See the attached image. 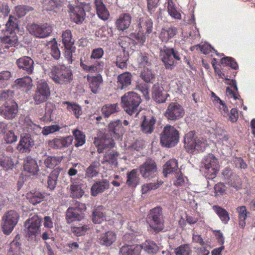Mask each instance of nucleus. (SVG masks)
Masks as SVG:
<instances>
[{
  "mask_svg": "<svg viewBox=\"0 0 255 255\" xmlns=\"http://www.w3.org/2000/svg\"><path fill=\"white\" fill-rule=\"evenodd\" d=\"M80 65L85 72L99 73L96 76L87 75V80L91 91L95 94L97 93L103 82V78L100 73L104 68L105 62L101 60H96L92 65H88L86 60L81 58Z\"/></svg>",
  "mask_w": 255,
  "mask_h": 255,
  "instance_id": "1",
  "label": "nucleus"
},
{
  "mask_svg": "<svg viewBox=\"0 0 255 255\" xmlns=\"http://www.w3.org/2000/svg\"><path fill=\"white\" fill-rule=\"evenodd\" d=\"M49 76L56 84L61 86L70 84L73 80V74L70 68L64 64L53 65L50 69Z\"/></svg>",
  "mask_w": 255,
  "mask_h": 255,
  "instance_id": "2",
  "label": "nucleus"
},
{
  "mask_svg": "<svg viewBox=\"0 0 255 255\" xmlns=\"http://www.w3.org/2000/svg\"><path fill=\"white\" fill-rule=\"evenodd\" d=\"M182 54L175 48L164 45L159 49V58L167 70H172L181 61Z\"/></svg>",
  "mask_w": 255,
  "mask_h": 255,
  "instance_id": "3",
  "label": "nucleus"
},
{
  "mask_svg": "<svg viewBox=\"0 0 255 255\" xmlns=\"http://www.w3.org/2000/svg\"><path fill=\"white\" fill-rule=\"evenodd\" d=\"M141 102L140 95L134 92H128L121 98L122 106L124 111L130 116L137 112Z\"/></svg>",
  "mask_w": 255,
  "mask_h": 255,
  "instance_id": "4",
  "label": "nucleus"
},
{
  "mask_svg": "<svg viewBox=\"0 0 255 255\" xmlns=\"http://www.w3.org/2000/svg\"><path fill=\"white\" fill-rule=\"evenodd\" d=\"M146 220L150 228L156 233H158L164 228V220L162 209L156 207L151 209L147 216Z\"/></svg>",
  "mask_w": 255,
  "mask_h": 255,
  "instance_id": "5",
  "label": "nucleus"
},
{
  "mask_svg": "<svg viewBox=\"0 0 255 255\" xmlns=\"http://www.w3.org/2000/svg\"><path fill=\"white\" fill-rule=\"evenodd\" d=\"M194 135V132L191 131L185 135L184 141L187 151L189 152H192L194 150L204 151L208 145L207 140L203 138H195Z\"/></svg>",
  "mask_w": 255,
  "mask_h": 255,
  "instance_id": "6",
  "label": "nucleus"
},
{
  "mask_svg": "<svg viewBox=\"0 0 255 255\" xmlns=\"http://www.w3.org/2000/svg\"><path fill=\"white\" fill-rule=\"evenodd\" d=\"M179 137L178 131L174 127L167 125L160 134V142L165 147H173L178 143Z\"/></svg>",
  "mask_w": 255,
  "mask_h": 255,
  "instance_id": "7",
  "label": "nucleus"
},
{
  "mask_svg": "<svg viewBox=\"0 0 255 255\" xmlns=\"http://www.w3.org/2000/svg\"><path fill=\"white\" fill-rule=\"evenodd\" d=\"M51 95L50 88L46 81L40 80L37 82L36 90L33 95V99L35 105L45 102Z\"/></svg>",
  "mask_w": 255,
  "mask_h": 255,
  "instance_id": "8",
  "label": "nucleus"
},
{
  "mask_svg": "<svg viewBox=\"0 0 255 255\" xmlns=\"http://www.w3.org/2000/svg\"><path fill=\"white\" fill-rule=\"evenodd\" d=\"M205 167L204 174L207 179H213L219 171V165L218 159L212 154H208L204 160Z\"/></svg>",
  "mask_w": 255,
  "mask_h": 255,
  "instance_id": "9",
  "label": "nucleus"
},
{
  "mask_svg": "<svg viewBox=\"0 0 255 255\" xmlns=\"http://www.w3.org/2000/svg\"><path fill=\"white\" fill-rule=\"evenodd\" d=\"M86 207L83 203L75 201L66 211V219L68 223L76 220L80 221L84 217Z\"/></svg>",
  "mask_w": 255,
  "mask_h": 255,
  "instance_id": "10",
  "label": "nucleus"
},
{
  "mask_svg": "<svg viewBox=\"0 0 255 255\" xmlns=\"http://www.w3.org/2000/svg\"><path fill=\"white\" fill-rule=\"evenodd\" d=\"M214 70L215 72L220 78H223L224 77L226 84L231 86V87H228L226 88V94L228 97L230 98H233L235 100L239 99L240 96L239 94L237 82L235 80H231L228 78V77H232V76L225 75L224 73L222 72L221 70L217 67H214Z\"/></svg>",
  "mask_w": 255,
  "mask_h": 255,
  "instance_id": "11",
  "label": "nucleus"
},
{
  "mask_svg": "<svg viewBox=\"0 0 255 255\" xmlns=\"http://www.w3.org/2000/svg\"><path fill=\"white\" fill-rule=\"evenodd\" d=\"M29 33L36 37L44 38L50 35L52 32V27L47 23H32L28 26Z\"/></svg>",
  "mask_w": 255,
  "mask_h": 255,
  "instance_id": "12",
  "label": "nucleus"
},
{
  "mask_svg": "<svg viewBox=\"0 0 255 255\" xmlns=\"http://www.w3.org/2000/svg\"><path fill=\"white\" fill-rule=\"evenodd\" d=\"M42 218L34 215L25 222L26 236L29 238H36L40 234V226Z\"/></svg>",
  "mask_w": 255,
  "mask_h": 255,
  "instance_id": "13",
  "label": "nucleus"
},
{
  "mask_svg": "<svg viewBox=\"0 0 255 255\" xmlns=\"http://www.w3.org/2000/svg\"><path fill=\"white\" fill-rule=\"evenodd\" d=\"M62 40L64 47V55L69 63H72V53L75 51L73 49L74 40L72 38V33L70 30H66L62 34Z\"/></svg>",
  "mask_w": 255,
  "mask_h": 255,
  "instance_id": "14",
  "label": "nucleus"
},
{
  "mask_svg": "<svg viewBox=\"0 0 255 255\" xmlns=\"http://www.w3.org/2000/svg\"><path fill=\"white\" fill-rule=\"evenodd\" d=\"M185 114L183 106L177 102L170 103L164 113L165 117L168 120L176 121L181 119Z\"/></svg>",
  "mask_w": 255,
  "mask_h": 255,
  "instance_id": "15",
  "label": "nucleus"
},
{
  "mask_svg": "<svg viewBox=\"0 0 255 255\" xmlns=\"http://www.w3.org/2000/svg\"><path fill=\"white\" fill-rule=\"evenodd\" d=\"M19 215L14 210L8 211L2 217L3 224L2 226V231L4 234L9 235L17 224Z\"/></svg>",
  "mask_w": 255,
  "mask_h": 255,
  "instance_id": "16",
  "label": "nucleus"
},
{
  "mask_svg": "<svg viewBox=\"0 0 255 255\" xmlns=\"http://www.w3.org/2000/svg\"><path fill=\"white\" fill-rule=\"evenodd\" d=\"M18 106L14 101H6L0 108V114L5 119L12 120L18 115Z\"/></svg>",
  "mask_w": 255,
  "mask_h": 255,
  "instance_id": "17",
  "label": "nucleus"
},
{
  "mask_svg": "<svg viewBox=\"0 0 255 255\" xmlns=\"http://www.w3.org/2000/svg\"><path fill=\"white\" fill-rule=\"evenodd\" d=\"M139 171L144 178L149 179L155 177L157 173V168L155 162L151 159H147L139 167Z\"/></svg>",
  "mask_w": 255,
  "mask_h": 255,
  "instance_id": "18",
  "label": "nucleus"
},
{
  "mask_svg": "<svg viewBox=\"0 0 255 255\" xmlns=\"http://www.w3.org/2000/svg\"><path fill=\"white\" fill-rule=\"evenodd\" d=\"M73 141V136H57L48 141V146L54 149H62L69 147Z\"/></svg>",
  "mask_w": 255,
  "mask_h": 255,
  "instance_id": "19",
  "label": "nucleus"
},
{
  "mask_svg": "<svg viewBox=\"0 0 255 255\" xmlns=\"http://www.w3.org/2000/svg\"><path fill=\"white\" fill-rule=\"evenodd\" d=\"M124 131L122 123L119 120L112 122L109 124L108 133L115 139H119L121 138Z\"/></svg>",
  "mask_w": 255,
  "mask_h": 255,
  "instance_id": "20",
  "label": "nucleus"
},
{
  "mask_svg": "<svg viewBox=\"0 0 255 255\" xmlns=\"http://www.w3.org/2000/svg\"><path fill=\"white\" fill-rule=\"evenodd\" d=\"M97 242L101 246H111L117 240V235L113 231H108L97 236Z\"/></svg>",
  "mask_w": 255,
  "mask_h": 255,
  "instance_id": "21",
  "label": "nucleus"
},
{
  "mask_svg": "<svg viewBox=\"0 0 255 255\" xmlns=\"http://www.w3.org/2000/svg\"><path fill=\"white\" fill-rule=\"evenodd\" d=\"M140 129L145 134H151L154 130L156 120L153 116H143L141 118Z\"/></svg>",
  "mask_w": 255,
  "mask_h": 255,
  "instance_id": "22",
  "label": "nucleus"
},
{
  "mask_svg": "<svg viewBox=\"0 0 255 255\" xmlns=\"http://www.w3.org/2000/svg\"><path fill=\"white\" fill-rule=\"evenodd\" d=\"M34 145V140L28 134L22 136L17 146V149L20 153H28Z\"/></svg>",
  "mask_w": 255,
  "mask_h": 255,
  "instance_id": "23",
  "label": "nucleus"
},
{
  "mask_svg": "<svg viewBox=\"0 0 255 255\" xmlns=\"http://www.w3.org/2000/svg\"><path fill=\"white\" fill-rule=\"evenodd\" d=\"M18 67L26 72L28 74L32 73L34 69V61L28 56H22L16 61Z\"/></svg>",
  "mask_w": 255,
  "mask_h": 255,
  "instance_id": "24",
  "label": "nucleus"
},
{
  "mask_svg": "<svg viewBox=\"0 0 255 255\" xmlns=\"http://www.w3.org/2000/svg\"><path fill=\"white\" fill-rule=\"evenodd\" d=\"M114 138H105L104 137L99 138L95 137L94 143L97 147V151L102 153L104 150L107 148H111L115 146Z\"/></svg>",
  "mask_w": 255,
  "mask_h": 255,
  "instance_id": "25",
  "label": "nucleus"
},
{
  "mask_svg": "<svg viewBox=\"0 0 255 255\" xmlns=\"http://www.w3.org/2000/svg\"><path fill=\"white\" fill-rule=\"evenodd\" d=\"M70 11L71 18L74 22L81 23L85 19L86 13L83 4L71 8Z\"/></svg>",
  "mask_w": 255,
  "mask_h": 255,
  "instance_id": "26",
  "label": "nucleus"
},
{
  "mask_svg": "<svg viewBox=\"0 0 255 255\" xmlns=\"http://www.w3.org/2000/svg\"><path fill=\"white\" fill-rule=\"evenodd\" d=\"M131 21V16L129 13H122L116 20L115 25L119 30L124 31L129 27Z\"/></svg>",
  "mask_w": 255,
  "mask_h": 255,
  "instance_id": "27",
  "label": "nucleus"
},
{
  "mask_svg": "<svg viewBox=\"0 0 255 255\" xmlns=\"http://www.w3.org/2000/svg\"><path fill=\"white\" fill-rule=\"evenodd\" d=\"M132 75L129 72L120 74L117 78V87L118 89L127 90L131 84Z\"/></svg>",
  "mask_w": 255,
  "mask_h": 255,
  "instance_id": "28",
  "label": "nucleus"
},
{
  "mask_svg": "<svg viewBox=\"0 0 255 255\" xmlns=\"http://www.w3.org/2000/svg\"><path fill=\"white\" fill-rule=\"evenodd\" d=\"M109 182L107 179H102L96 181L91 188V194L97 196L109 188Z\"/></svg>",
  "mask_w": 255,
  "mask_h": 255,
  "instance_id": "29",
  "label": "nucleus"
},
{
  "mask_svg": "<svg viewBox=\"0 0 255 255\" xmlns=\"http://www.w3.org/2000/svg\"><path fill=\"white\" fill-rule=\"evenodd\" d=\"M71 184L70 187V196L73 198L79 199L84 194V191L82 189L81 184L79 181L72 178H71Z\"/></svg>",
  "mask_w": 255,
  "mask_h": 255,
  "instance_id": "30",
  "label": "nucleus"
},
{
  "mask_svg": "<svg viewBox=\"0 0 255 255\" xmlns=\"http://www.w3.org/2000/svg\"><path fill=\"white\" fill-rule=\"evenodd\" d=\"M177 32V29L174 26L164 27L161 29L159 38L162 42L167 43L176 35Z\"/></svg>",
  "mask_w": 255,
  "mask_h": 255,
  "instance_id": "31",
  "label": "nucleus"
},
{
  "mask_svg": "<svg viewBox=\"0 0 255 255\" xmlns=\"http://www.w3.org/2000/svg\"><path fill=\"white\" fill-rule=\"evenodd\" d=\"M139 31H145L146 33L149 34L152 31L153 21L148 15H144L141 17L138 21Z\"/></svg>",
  "mask_w": 255,
  "mask_h": 255,
  "instance_id": "32",
  "label": "nucleus"
},
{
  "mask_svg": "<svg viewBox=\"0 0 255 255\" xmlns=\"http://www.w3.org/2000/svg\"><path fill=\"white\" fill-rule=\"evenodd\" d=\"M20 246V236L17 234L10 243L8 255H22L23 252Z\"/></svg>",
  "mask_w": 255,
  "mask_h": 255,
  "instance_id": "33",
  "label": "nucleus"
},
{
  "mask_svg": "<svg viewBox=\"0 0 255 255\" xmlns=\"http://www.w3.org/2000/svg\"><path fill=\"white\" fill-rule=\"evenodd\" d=\"M23 167L25 171L33 175L36 174L39 171V167L36 161L30 156L26 157Z\"/></svg>",
  "mask_w": 255,
  "mask_h": 255,
  "instance_id": "34",
  "label": "nucleus"
},
{
  "mask_svg": "<svg viewBox=\"0 0 255 255\" xmlns=\"http://www.w3.org/2000/svg\"><path fill=\"white\" fill-rule=\"evenodd\" d=\"M101 164L99 161H93L85 170V176L92 179L97 177L100 172Z\"/></svg>",
  "mask_w": 255,
  "mask_h": 255,
  "instance_id": "35",
  "label": "nucleus"
},
{
  "mask_svg": "<svg viewBox=\"0 0 255 255\" xmlns=\"http://www.w3.org/2000/svg\"><path fill=\"white\" fill-rule=\"evenodd\" d=\"M126 184L128 186L135 188L139 183L140 178L138 175L137 169H133L127 173Z\"/></svg>",
  "mask_w": 255,
  "mask_h": 255,
  "instance_id": "36",
  "label": "nucleus"
},
{
  "mask_svg": "<svg viewBox=\"0 0 255 255\" xmlns=\"http://www.w3.org/2000/svg\"><path fill=\"white\" fill-rule=\"evenodd\" d=\"M141 247L138 245L123 246L120 250L121 255H140Z\"/></svg>",
  "mask_w": 255,
  "mask_h": 255,
  "instance_id": "37",
  "label": "nucleus"
},
{
  "mask_svg": "<svg viewBox=\"0 0 255 255\" xmlns=\"http://www.w3.org/2000/svg\"><path fill=\"white\" fill-rule=\"evenodd\" d=\"M105 209L102 206L96 207L92 214V221L95 224H100L105 220Z\"/></svg>",
  "mask_w": 255,
  "mask_h": 255,
  "instance_id": "38",
  "label": "nucleus"
},
{
  "mask_svg": "<svg viewBox=\"0 0 255 255\" xmlns=\"http://www.w3.org/2000/svg\"><path fill=\"white\" fill-rule=\"evenodd\" d=\"M0 166L5 170L12 169L14 166V162L10 156L5 155L0 150Z\"/></svg>",
  "mask_w": 255,
  "mask_h": 255,
  "instance_id": "39",
  "label": "nucleus"
},
{
  "mask_svg": "<svg viewBox=\"0 0 255 255\" xmlns=\"http://www.w3.org/2000/svg\"><path fill=\"white\" fill-rule=\"evenodd\" d=\"M61 169L58 167L55 168L49 175L47 180V187L50 190H53L57 184V181Z\"/></svg>",
  "mask_w": 255,
  "mask_h": 255,
  "instance_id": "40",
  "label": "nucleus"
},
{
  "mask_svg": "<svg viewBox=\"0 0 255 255\" xmlns=\"http://www.w3.org/2000/svg\"><path fill=\"white\" fill-rule=\"evenodd\" d=\"M162 90L163 88L159 86H155L153 88L152 97L156 103H163L167 99V94L163 93Z\"/></svg>",
  "mask_w": 255,
  "mask_h": 255,
  "instance_id": "41",
  "label": "nucleus"
},
{
  "mask_svg": "<svg viewBox=\"0 0 255 255\" xmlns=\"http://www.w3.org/2000/svg\"><path fill=\"white\" fill-rule=\"evenodd\" d=\"M178 169L177 160L171 159L167 161L163 165V173L165 176L177 171Z\"/></svg>",
  "mask_w": 255,
  "mask_h": 255,
  "instance_id": "42",
  "label": "nucleus"
},
{
  "mask_svg": "<svg viewBox=\"0 0 255 255\" xmlns=\"http://www.w3.org/2000/svg\"><path fill=\"white\" fill-rule=\"evenodd\" d=\"M118 156L119 153L117 151L107 152L105 154L101 163L103 164L108 163L110 165L117 166L118 165L117 157Z\"/></svg>",
  "mask_w": 255,
  "mask_h": 255,
  "instance_id": "43",
  "label": "nucleus"
},
{
  "mask_svg": "<svg viewBox=\"0 0 255 255\" xmlns=\"http://www.w3.org/2000/svg\"><path fill=\"white\" fill-rule=\"evenodd\" d=\"M213 209L224 224H227L230 220L229 214L225 209L218 205H214Z\"/></svg>",
  "mask_w": 255,
  "mask_h": 255,
  "instance_id": "44",
  "label": "nucleus"
},
{
  "mask_svg": "<svg viewBox=\"0 0 255 255\" xmlns=\"http://www.w3.org/2000/svg\"><path fill=\"white\" fill-rule=\"evenodd\" d=\"M73 137L75 139L74 145L78 147L83 145L86 142L85 134L81 130L75 129L72 131Z\"/></svg>",
  "mask_w": 255,
  "mask_h": 255,
  "instance_id": "45",
  "label": "nucleus"
},
{
  "mask_svg": "<svg viewBox=\"0 0 255 255\" xmlns=\"http://www.w3.org/2000/svg\"><path fill=\"white\" fill-rule=\"evenodd\" d=\"M237 211L238 213L239 226L244 228L246 226V220L249 212L247 211L245 206L238 207L237 208Z\"/></svg>",
  "mask_w": 255,
  "mask_h": 255,
  "instance_id": "46",
  "label": "nucleus"
},
{
  "mask_svg": "<svg viewBox=\"0 0 255 255\" xmlns=\"http://www.w3.org/2000/svg\"><path fill=\"white\" fill-rule=\"evenodd\" d=\"M139 246L141 247V250L143 249L149 254H155L158 251V247L156 244L153 241L150 240H146L141 245Z\"/></svg>",
  "mask_w": 255,
  "mask_h": 255,
  "instance_id": "47",
  "label": "nucleus"
},
{
  "mask_svg": "<svg viewBox=\"0 0 255 255\" xmlns=\"http://www.w3.org/2000/svg\"><path fill=\"white\" fill-rule=\"evenodd\" d=\"M63 104V105H67V110L70 112H72L76 118H78L82 115V109L76 103L65 101Z\"/></svg>",
  "mask_w": 255,
  "mask_h": 255,
  "instance_id": "48",
  "label": "nucleus"
},
{
  "mask_svg": "<svg viewBox=\"0 0 255 255\" xmlns=\"http://www.w3.org/2000/svg\"><path fill=\"white\" fill-rule=\"evenodd\" d=\"M118 111L119 107L117 103L105 105L103 106L101 109V112L105 117H109L111 115L118 112Z\"/></svg>",
  "mask_w": 255,
  "mask_h": 255,
  "instance_id": "49",
  "label": "nucleus"
},
{
  "mask_svg": "<svg viewBox=\"0 0 255 255\" xmlns=\"http://www.w3.org/2000/svg\"><path fill=\"white\" fill-rule=\"evenodd\" d=\"M137 62L140 68H149L151 66V60L147 53H140L137 58Z\"/></svg>",
  "mask_w": 255,
  "mask_h": 255,
  "instance_id": "50",
  "label": "nucleus"
},
{
  "mask_svg": "<svg viewBox=\"0 0 255 255\" xmlns=\"http://www.w3.org/2000/svg\"><path fill=\"white\" fill-rule=\"evenodd\" d=\"M167 4V10L169 14L175 19H181V15L180 13L177 11V7L175 6L173 0H167L165 2V4Z\"/></svg>",
  "mask_w": 255,
  "mask_h": 255,
  "instance_id": "51",
  "label": "nucleus"
},
{
  "mask_svg": "<svg viewBox=\"0 0 255 255\" xmlns=\"http://www.w3.org/2000/svg\"><path fill=\"white\" fill-rule=\"evenodd\" d=\"M26 197L29 202L33 205L40 203L44 198L43 195L38 191L28 193Z\"/></svg>",
  "mask_w": 255,
  "mask_h": 255,
  "instance_id": "52",
  "label": "nucleus"
},
{
  "mask_svg": "<svg viewBox=\"0 0 255 255\" xmlns=\"http://www.w3.org/2000/svg\"><path fill=\"white\" fill-rule=\"evenodd\" d=\"M128 60V55L126 54L125 52H123L117 56L116 65L119 68L124 69L127 67Z\"/></svg>",
  "mask_w": 255,
  "mask_h": 255,
  "instance_id": "53",
  "label": "nucleus"
},
{
  "mask_svg": "<svg viewBox=\"0 0 255 255\" xmlns=\"http://www.w3.org/2000/svg\"><path fill=\"white\" fill-rule=\"evenodd\" d=\"M32 82L31 78L28 76L17 79L14 81L15 85L17 87L25 88L28 90L32 86Z\"/></svg>",
  "mask_w": 255,
  "mask_h": 255,
  "instance_id": "54",
  "label": "nucleus"
},
{
  "mask_svg": "<svg viewBox=\"0 0 255 255\" xmlns=\"http://www.w3.org/2000/svg\"><path fill=\"white\" fill-rule=\"evenodd\" d=\"M89 225L80 224L78 226L71 227V232L77 237L84 236L90 229Z\"/></svg>",
  "mask_w": 255,
  "mask_h": 255,
  "instance_id": "55",
  "label": "nucleus"
},
{
  "mask_svg": "<svg viewBox=\"0 0 255 255\" xmlns=\"http://www.w3.org/2000/svg\"><path fill=\"white\" fill-rule=\"evenodd\" d=\"M62 6L61 0H46L44 3V7L46 10H54L59 9Z\"/></svg>",
  "mask_w": 255,
  "mask_h": 255,
  "instance_id": "56",
  "label": "nucleus"
},
{
  "mask_svg": "<svg viewBox=\"0 0 255 255\" xmlns=\"http://www.w3.org/2000/svg\"><path fill=\"white\" fill-rule=\"evenodd\" d=\"M227 183L231 187L239 190L242 188V181L240 177L237 174L232 175L231 178L226 181Z\"/></svg>",
  "mask_w": 255,
  "mask_h": 255,
  "instance_id": "57",
  "label": "nucleus"
},
{
  "mask_svg": "<svg viewBox=\"0 0 255 255\" xmlns=\"http://www.w3.org/2000/svg\"><path fill=\"white\" fill-rule=\"evenodd\" d=\"M11 77V72L8 70L2 71L0 72V88H3L9 84Z\"/></svg>",
  "mask_w": 255,
  "mask_h": 255,
  "instance_id": "58",
  "label": "nucleus"
},
{
  "mask_svg": "<svg viewBox=\"0 0 255 255\" xmlns=\"http://www.w3.org/2000/svg\"><path fill=\"white\" fill-rule=\"evenodd\" d=\"M97 14L98 17L104 20H107L110 17V12L105 5L102 4L96 7Z\"/></svg>",
  "mask_w": 255,
  "mask_h": 255,
  "instance_id": "59",
  "label": "nucleus"
},
{
  "mask_svg": "<svg viewBox=\"0 0 255 255\" xmlns=\"http://www.w3.org/2000/svg\"><path fill=\"white\" fill-rule=\"evenodd\" d=\"M62 160V158L56 156H48L44 160V165L47 168H53L59 164Z\"/></svg>",
  "mask_w": 255,
  "mask_h": 255,
  "instance_id": "60",
  "label": "nucleus"
},
{
  "mask_svg": "<svg viewBox=\"0 0 255 255\" xmlns=\"http://www.w3.org/2000/svg\"><path fill=\"white\" fill-rule=\"evenodd\" d=\"M33 10V8L29 6L20 5L15 7V10L16 16L21 18L25 15L28 12Z\"/></svg>",
  "mask_w": 255,
  "mask_h": 255,
  "instance_id": "61",
  "label": "nucleus"
},
{
  "mask_svg": "<svg viewBox=\"0 0 255 255\" xmlns=\"http://www.w3.org/2000/svg\"><path fill=\"white\" fill-rule=\"evenodd\" d=\"M13 17L10 15L8 21L5 24L6 32L9 33L10 34H16L15 30L18 27V24L14 21H13Z\"/></svg>",
  "mask_w": 255,
  "mask_h": 255,
  "instance_id": "62",
  "label": "nucleus"
},
{
  "mask_svg": "<svg viewBox=\"0 0 255 255\" xmlns=\"http://www.w3.org/2000/svg\"><path fill=\"white\" fill-rule=\"evenodd\" d=\"M215 197L223 196L226 194L227 187L221 182L216 184L214 187Z\"/></svg>",
  "mask_w": 255,
  "mask_h": 255,
  "instance_id": "63",
  "label": "nucleus"
},
{
  "mask_svg": "<svg viewBox=\"0 0 255 255\" xmlns=\"http://www.w3.org/2000/svg\"><path fill=\"white\" fill-rule=\"evenodd\" d=\"M141 77L145 82L150 83L154 79L155 75L151 70L149 69V68H146L141 72Z\"/></svg>",
  "mask_w": 255,
  "mask_h": 255,
  "instance_id": "64",
  "label": "nucleus"
}]
</instances>
